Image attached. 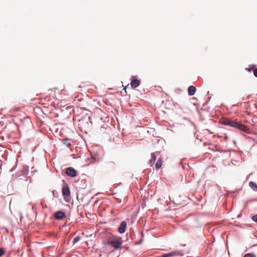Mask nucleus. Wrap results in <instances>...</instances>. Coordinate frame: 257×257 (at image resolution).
Listing matches in <instances>:
<instances>
[{
	"label": "nucleus",
	"instance_id": "nucleus-1",
	"mask_svg": "<svg viewBox=\"0 0 257 257\" xmlns=\"http://www.w3.org/2000/svg\"><path fill=\"white\" fill-rule=\"evenodd\" d=\"M222 123L225 125H228L237 128L245 133H248L249 132V128L246 126L234 120L224 119L222 121Z\"/></svg>",
	"mask_w": 257,
	"mask_h": 257
},
{
	"label": "nucleus",
	"instance_id": "nucleus-2",
	"mask_svg": "<svg viewBox=\"0 0 257 257\" xmlns=\"http://www.w3.org/2000/svg\"><path fill=\"white\" fill-rule=\"evenodd\" d=\"M107 243L113 247L115 250L122 248V240L120 237L113 236L108 240Z\"/></svg>",
	"mask_w": 257,
	"mask_h": 257
},
{
	"label": "nucleus",
	"instance_id": "nucleus-3",
	"mask_svg": "<svg viewBox=\"0 0 257 257\" xmlns=\"http://www.w3.org/2000/svg\"><path fill=\"white\" fill-rule=\"evenodd\" d=\"M54 217L56 219L61 220L66 217L65 213L62 211H58L54 214Z\"/></svg>",
	"mask_w": 257,
	"mask_h": 257
},
{
	"label": "nucleus",
	"instance_id": "nucleus-4",
	"mask_svg": "<svg viewBox=\"0 0 257 257\" xmlns=\"http://www.w3.org/2000/svg\"><path fill=\"white\" fill-rule=\"evenodd\" d=\"M66 174L70 177H74L76 176V172L74 169L71 167L67 168L65 172Z\"/></svg>",
	"mask_w": 257,
	"mask_h": 257
},
{
	"label": "nucleus",
	"instance_id": "nucleus-5",
	"mask_svg": "<svg viewBox=\"0 0 257 257\" xmlns=\"http://www.w3.org/2000/svg\"><path fill=\"white\" fill-rule=\"evenodd\" d=\"M62 194L64 196L65 200L68 201L66 197H69L70 195V191L68 186L63 187Z\"/></svg>",
	"mask_w": 257,
	"mask_h": 257
},
{
	"label": "nucleus",
	"instance_id": "nucleus-6",
	"mask_svg": "<svg viewBox=\"0 0 257 257\" xmlns=\"http://www.w3.org/2000/svg\"><path fill=\"white\" fill-rule=\"evenodd\" d=\"M126 228V223L125 221H122L118 228V231L120 233H123L125 231Z\"/></svg>",
	"mask_w": 257,
	"mask_h": 257
},
{
	"label": "nucleus",
	"instance_id": "nucleus-7",
	"mask_svg": "<svg viewBox=\"0 0 257 257\" xmlns=\"http://www.w3.org/2000/svg\"><path fill=\"white\" fill-rule=\"evenodd\" d=\"M140 81L139 79H133L131 82V85L133 88H136L140 85Z\"/></svg>",
	"mask_w": 257,
	"mask_h": 257
},
{
	"label": "nucleus",
	"instance_id": "nucleus-8",
	"mask_svg": "<svg viewBox=\"0 0 257 257\" xmlns=\"http://www.w3.org/2000/svg\"><path fill=\"white\" fill-rule=\"evenodd\" d=\"M196 91V88L193 86H190L188 89V94L190 96L193 95Z\"/></svg>",
	"mask_w": 257,
	"mask_h": 257
},
{
	"label": "nucleus",
	"instance_id": "nucleus-9",
	"mask_svg": "<svg viewBox=\"0 0 257 257\" xmlns=\"http://www.w3.org/2000/svg\"><path fill=\"white\" fill-rule=\"evenodd\" d=\"M162 163H163L162 159V158L158 159V160H157V161L155 164V167L157 170L159 169L162 167Z\"/></svg>",
	"mask_w": 257,
	"mask_h": 257
},
{
	"label": "nucleus",
	"instance_id": "nucleus-10",
	"mask_svg": "<svg viewBox=\"0 0 257 257\" xmlns=\"http://www.w3.org/2000/svg\"><path fill=\"white\" fill-rule=\"evenodd\" d=\"M156 157L155 153H152L151 154V159L149 161V164L151 166H152L154 165V164L156 161Z\"/></svg>",
	"mask_w": 257,
	"mask_h": 257
},
{
	"label": "nucleus",
	"instance_id": "nucleus-11",
	"mask_svg": "<svg viewBox=\"0 0 257 257\" xmlns=\"http://www.w3.org/2000/svg\"><path fill=\"white\" fill-rule=\"evenodd\" d=\"M249 187L254 191L257 192V184L253 182H250L249 183Z\"/></svg>",
	"mask_w": 257,
	"mask_h": 257
},
{
	"label": "nucleus",
	"instance_id": "nucleus-12",
	"mask_svg": "<svg viewBox=\"0 0 257 257\" xmlns=\"http://www.w3.org/2000/svg\"><path fill=\"white\" fill-rule=\"evenodd\" d=\"M70 140L69 139H64L63 140V144L66 145L67 147H70L71 146V144L69 142Z\"/></svg>",
	"mask_w": 257,
	"mask_h": 257
},
{
	"label": "nucleus",
	"instance_id": "nucleus-13",
	"mask_svg": "<svg viewBox=\"0 0 257 257\" xmlns=\"http://www.w3.org/2000/svg\"><path fill=\"white\" fill-rule=\"evenodd\" d=\"M243 257H256V255L252 253L245 254Z\"/></svg>",
	"mask_w": 257,
	"mask_h": 257
},
{
	"label": "nucleus",
	"instance_id": "nucleus-14",
	"mask_svg": "<svg viewBox=\"0 0 257 257\" xmlns=\"http://www.w3.org/2000/svg\"><path fill=\"white\" fill-rule=\"evenodd\" d=\"M6 252V250L3 248H0V257L4 255Z\"/></svg>",
	"mask_w": 257,
	"mask_h": 257
},
{
	"label": "nucleus",
	"instance_id": "nucleus-15",
	"mask_svg": "<svg viewBox=\"0 0 257 257\" xmlns=\"http://www.w3.org/2000/svg\"><path fill=\"white\" fill-rule=\"evenodd\" d=\"M80 239V237L78 236H76V237H75L73 240V243H76V242H77L78 241H79Z\"/></svg>",
	"mask_w": 257,
	"mask_h": 257
},
{
	"label": "nucleus",
	"instance_id": "nucleus-16",
	"mask_svg": "<svg viewBox=\"0 0 257 257\" xmlns=\"http://www.w3.org/2000/svg\"><path fill=\"white\" fill-rule=\"evenodd\" d=\"M254 75L257 77V68H255L253 70Z\"/></svg>",
	"mask_w": 257,
	"mask_h": 257
},
{
	"label": "nucleus",
	"instance_id": "nucleus-17",
	"mask_svg": "<svg viewBox=\"0 0 257 257\" xmlns=\"http://www.w3.org/2000/svg\"><path fill=\"white\" fill-rule=\"evenodd\" d=\"M252 220H253L254 221L257 222V215H254V216L252 217Z\"/></svg>",
	"mask_w": 257,
	"mask_h": 257
}]
</instances>
